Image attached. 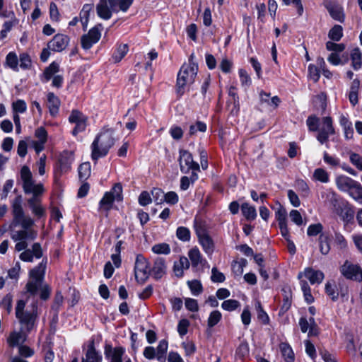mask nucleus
<instances>
[{
    "label": "nucleus",
    "instance_id": "obj_56",
    "mask_svg": "<svg viewBox=\"0 0 362 362\" xmlns=\"http://www.w3.org/2000/svg\"><path fill=\"white\" fill-rule=\"evenodd\" d=\"M239 306V301L233 299L226 300L221 304V308L229 312L236 310Z\"/></svg>",
    "mask_w": 362,
    "mask_h": 362
},
{
    "label": "nucleus",
    "instance_id": "obj_3",
    "mask_svg": "<svg viewBox=\"0 0 362 362\" xmlns=\"http://www.w3.org/2000/svg\"><path fill=\"white\" fill-rule=\"evenodd\" d=\"M194 54H192L188 62L182 64L177 74L176 90L177 94L180 96L183 95L185 87L192 85L195 81L198 65L194 62Z\"/></svg>",
    "mask_w": 362,
    "mask_h": 362
},
{
    "label": "nucleus",
    "instance_id": "obj_49",
    "mask_svg": "<svg viewBox=\"0 0 362 362\" xmlns=\"http://www.w3.org/2000/svg\"><path fill=\"white\" fill-rule=\"evenodd\" d=\"M329 37L334 41H339L343 36V28L339 25H335L328 33Z\"/></svg>",
    "mask_w": 362,
    "mask_h": 362
},
{
    "label": "nucleus",
    "instance_id": "obj_38",
    "mask_svg": "<svg viewBox=\"0 0 362 362\" xmlns=\"http://www.w3.org/2000/svg\"><path fill=\"white\" fill-rule=\"evenodd\" d=\"M241 210L243 216L247 220L252 221L256 218V209L254 206H250L248 203H243L241 206Z\"/></svg>",
    "mask_w": 362,
    "mask_h": 362
},
{
    "label": "nucleus",
    "instance_id": "obj_63",
    "mask_svg": "<svg viewBox=\"0 0 362 362\" xmlns=\"http://www.w3.org/2000/svg\"><path fill=\"white\" fill-rule=\"evenodd\" d=\"M20 67L23 69H28L32 65L31 59L30 56L26 53L20 54L19 58Z\"/></svg>",
    "mask_w": 362,
    "mask_h": 362
},
{
    "label": "nucleus",
    "instance_id": "obj_5",
    "mask_svg": "<svg viewBox=\"0 0 362 362\" xmlns=\"http://www.w3.org/2000/svg\"><path fill=\"white\" fill-rule=\"evenodd\" d=\"M25 302L24 300H19L17 302L16 307V316L18 319L20 323L24 327L26 332H29L34 327L37 315L34 310L32 313L25 312Z\"/></svg>",
    "mask_w": 362,
    "mask_h": 362
},
{
    "label": "nucleus",
    "instance_id": "obj_50",
    "mask_svg": "<svg viewBox=\"0 0 362 362\" xmlns=\"http://www.w3.org/2000/svg\"><path fill=\"white\" fill-rule=\"evenodd\" d=\"M42 283L40 281L30 279L28 281L25 288L28 293H29L32 296H35L37 294L38 290L42 286Z\"/></svg>",
    "mask_w": 362,
    "mask_h": 362
},
{
    "label": "nucleus",
    "instance_id": "obj_31",
    "mask_svg": "<svg viewBox=\"0 0 362 362\" xmlns=\"http://www.w3.org/2000/svg\"><path fill=\"white\" fill-rule=\"evenodd\" d=\"M279 349L285 362H294V354L288 344L281 343L279 344Z\"/></svg>",
    "mask_w": 362,
    "mask_h": 362
},
{
    "label": "nucleus",
    "instance_id": "obj_4",
    "mask_svg": "<svg viewBox=\"0 0 362 362\" xmlns=\"http://www.w3.org/2000/svg\"><path fill=\"white\" fill-rule=\"evenodd\" d=\"M20 177L23 192L26 194H32V197H40L45 189L42 183H35L33 174L27 165H23L20 171Z\"/></svg>",
    "mask_w": 362,
    "mask_h": 362
},
{
    "label": "nucleus",
    "instance_id": "obj_51",
    "mask_svg": "<svg viewBox=\"0 0 362 362\" xmlns=\"http://www.w3.org/2000/svg\"><path fill=\"white\" fill-rule=\"evenodd\" d=\"M187 285L193 296H199L203 291L202 285L201 282L198 280L188 281Z\"/></svg>",
    "mask_w": 362,
    "mask_h": 362
},
{
    "label": "nucleus",
    "instance_id": "obj_21",
    "mask_svg": "<svg viewBox=\"0 0 362 362\" xmlns=\"http://www.w3.org/2000/svg\"><path fill=\"white\" fill-rule=\"evenodd\" d=\"M102 355L96 351L93 344H91L88 346L85 357L81 362H102Z\"/></svg>",
    "mask_w": 362,
    "mask_h": 362
},
{
    "label": "nucleus",
    "instance_id": "obj_34",
    "mask_svg": "<svg viewBox=\"0 0 362 362\" xmlns=\"http://www.w3.org/2000/svg\"><path fill=\"white\" fill-rule=\"evenodd\" d=\"M356 202L362 204V186L357 181L347 192Z\"/></svg>",
    "mask_w": 362,
    "mask_h": 362
},
{
    "label": "nucleus",
    "instance_id": "obj_58",
    "mask_svg": "<svg viewBox=\"0 0 362 362\" xmlns=\"http://www.w3.org/2000/svg\"><path fill=\"white\" fill-rule=\"evenodd\" d=\"M12 107L14 113H24L27 110V105L23 100L18 99L13 102Z\"/></svg>",
    "mask_w": 362,
    "mask_h": 362
},
{
    "label": "nucleus",
    "instance_id": "obj_40",
    "mask_svg": "<svg viewBox=\"0 0 362 362\" xmlns=\"http://www.w3.org/2000/svg\"><path fill=\"white\" fill-rule=\"evenodd\" d=\"M299 325L302 332L305 333L309 330V333L312 334L315 322L313 317H310L309 320L305 317H301L299 320Z\"/></svg>",
    "mask_w": 362,
    "mask_h": 362
},
{
    "label": "nucleus",
    "instance_id": "obj_54",
    "mask_svg": "<svg viewBox=\"0 0 362 362\" xmlns=\"http://www.w3.org/2000/svg\"><path fill=\"white\" fill-rule=\"evenodd\" d=\"M222 315L218 310L212 311L208 318V327H213L216 325L221 320Z\"/></svg>",
    "mask_w": 362,
    "mask_h": 362
},
{
    "label": "nucleus",
    "instance_id": "obj_8",
    "mask_svg": "<svg viewBox=\"0 0 362 362\" xmlns=\"http://www.w3.org/2000/svg\"><path fill=\"white\" fill-rule=\"evenodd\" d=\"M88 118L82 112L78 110H74L69 117V121L76 124L72 130V134L76 136L78 133L85 131L87 127Z\"/></svg>",
    "mask_w": 362,
    "mask_h": 362
},
{
    "label": "nucleus",
    "instance_id": "obj_53",
    "mask_svg": "<svg viewBox=\"0 0 362 362\" xmlns=\"http://www.w3.org/2000/svg\"><path fill=\"white\" fill-rule=\"evenodd\" d=\"M176 236L179 240L183 242H187L189 241L191 234L189 230L187 228L180 226L177 228Z\"/></svg>",
    "mask_w": 362,
    "mask_h": 362
},
{
    "label": "nucleus",
    "instance_id": "obj_30",
    "mask_svg": "<svg viewBox=\"0 0 362 362\" xmlns=\"http://www.w3.org/2000/svg\"><path fill=\"white\" fill-rule=\"evenodd\" d=\"M259 99L262 103H265L273 108H276L280 103V99L278 96H274L270 98V93L264 91L259 93Z\"/></svg>",
    "mask_w": 362,
    "mask_h": 362
},
{
    "label": "nucleus",
    "instance_id": "obj_59",
    "mask_svg": "<svg viewBox=\"0 0 362 362\" xmlns=\"http://www.w3.org/2000/svg\"><path fill=\"white\" fill-rule=\"evenodd\" d=\"M107 193L111 194L116 201H121L122 199V187L121 184L116 183Z\"/></svg>",
    "mask_w": 362,
    "mask_h": 362
},
{
    "label": "nucleus",
    "instance_id": "obj_11",
    "mask_svg": "<svg viewBox=\"0 0 362 362\" xmlns=\"http://www.w3.org/2000/svg\"><path fill=\"white\" fill-rule=\"evenodd\" d=\"M101 37L100 30L98 27L91 28L86 35L81 37V46L84 49H89L97 43Z\"/></svg>",
    "mask_w": 362,
    "mask_h": 362
},
{
    "label": "nucleus",
    "instance_id": "obj_33",
    "mask_svg": "<svg viewBox=\"0 0 362 362\" xmlns=\"http://www.w3.org/2000/svg\"><path fill=\"white\" fill-rule=\"evenodd\" d=\"M188 256L192 262V267H197L199 264H202L204 262L201 252L197 247L192 248L188 252Z\"/></svg>",
    "mask_w": 362,
    "mask_h": 362
},
{
    "label": "nucleus",
    "instance_id": "obj_2",
    "mask_svg": "<svg viewBox=\"0 0 362 362\" xmlns=\"http://www.w3.org/2000/svg\"><path fill=\"white\" fill-rule=\"evenodd\" d=\"M114 130L110 128H103L96 136L91 144V158L93 160L105 156L115 142Z\"/></svg>",
    "mask_w": 362,
    "mask_h": 362
},
{
    "label": "nucleus",
    "instance_id": "obj_6",
    "mask_svg": "<svg viewBox=\"0 0 362 362\" xmlns=\"http://www.w3.org/2000/svg\"><path fill=\"white\" fill-rule=\"evenodd\" d=\"M317 130V140L321 144H325L328 141L329 136L335 133L332 118L330 117H324Z\"/></svg>",
    "mask_w": 362,
    "mask_h": 362
},
{
    "label": "nucleus",
    "instance_id": "obj_1",
    "mask_svg": "<svg viewBox=\"0 0 362 362\" xmlns=\"http://www.w3.org/2000/svg\"><path fill=\"white\" fill-rule=\"evenodd\" d=\"M22 203L21 195L12 200L13 219L8 225L11 238L16 242L15 250L18 252L25 250L28 246V242L35 240L37 236V230L33 228L35 221L25 214Z\"/></svg>",
    "mask_w": 362,
    "mask_h": 362
},
{
    "label": "nucleus",
    "instance_id": "obj_32",
    "mask_svg": "<svg viewBox=\"0 0 362 362\" xmlns=\"http://www.w3.org/2000/svg\"><path fill=\"white\" fill-rule=\"evenodd\" d=\"M351 66L356 71L362 66V53L359 48H354L351 52Z\"/></svg>",
    "mask_w": 362,
    "mask_h": 362
},
{
    "label": "nucleus",
    "instance_id": "obj_28",
    "mask_svg": "<svg viewBox=\"0 0 362 362\" xmlns=\"http://www.w3.org/2000/svg\"><path fill=\"white\" fill-rule=\"evenodd\" d=\"M168 349V342L166 339H162L159 341L156 349V359L159 362H165L166 354Z\"/></svg>",
    "mask_w": 362,
    "mask_h": 362
},
{
    "label": "nucleus",
    "instance_id": "obj_22",
    "mask_svg": "<svg viewBox=\"0 0 362 362\" xmlns=\"http://www.w3.org/2000/svg\"><path fill=\"white\" fill-rule=\"evenodd\" d=\"M166 272V265L164 259L158 257L155 259L152 273L155 279H158L163 277Z\"/></svg>",
    "mask_w": 362,
    "mask_h": 362
},
{
    "label": "nucleus",
    "instance_id": "obj_37",
    "mask_svg": "<svg viewBox=\"0 0 362 362\" xmlns=\"http://www.w3.org/2000/svg\"><path fill=\"white\" fill-rule=\"evenodd\" d=\"M284 293L283 303L281 307V312L285 313L288 310L291 305V291L289 287H284L282 289Z\"/></svg>",
    "mask_w": 362,
    "mask_h": 362
},
{
    "label": "nucleus",
    "instance_id": "obj_16",
    "mask_svg": "<svg viewBox=\"0 0 362 362\" xmlns=\"http://www.w3.org/2000/svg\"><path fill=\"white\" fill-rule=\"evenodd\" d=\"M326 8L333 19L341 23L344 22L345 15L341 6L334 2H329L326 4Z\"/></svg>",
    "mask_w": 362,
    "mask_h": 362
},
{
    "label": "nucleus",
    "instance_id": "obj_17",
    "mask_svg": "<svg viewBox=\"0 0 362 362\" xmlns=\"http://www.w3.org/2000/svg\"><path fill=\"white\" fill-rule=\"evenodd\" d=\"M334 211L344 221L349 222L354 218V211L347 202H342L339 205V208H335Z\"/></svg>",
    "mask_w": 362,
    "mask_h": 362
},
{
    "label": "nucleus",
    "instance_id": "obj_41",
    "mask_svg": "<svg viewBox=\"0 0 362 362\" xmlns=\"http://www.w3.org/2000/svg\"><path fill=\"white\" fill-rule=\"evenodd\" d=\"M116 201L114 197H112L111 194L105 192L102 199L100 201L99 206L100 209L104 211L110 210L113 202Z\"/></svg>",
    "mask_w": 362,
    "mask_h": 362
},
{
    "label": "nucleus",
    "instance_id": "obj_15",
    "mask_svg": "<svg viewBox=\"0 0 362 362\" xmlns=\"http://www.w3.org/2000/svg\"><path fill=\"white\" fill-rule=\"evenodd\" d=\"M69 41V38L67 35L57 34L49 42L47 47L54 52H61L67 47Z\"/></svg>",
    "mask_w": 362,
    "mask_h": 362
},
{
    "label": "nucleus",
    "instance_id": "obj_36",
    "mask_svg": "<svg viewBox=\"0 0 362 362\" xmlns=\"http://www.w3.org/2000/svg\"><path fill=\"white\" fill-rule=\"evenodd\" d=\"M329 236L327 233H321L319 237L320 250L322 255H327L330 250Z\"/></svg>",
    "mask_w": 362,
    "mask_h": 362
},
{
    "label": "nucleus",
    "instance_id": "obj_43",
    "mask_svg": "<svg viewBox=\"0 0 362 362\" xmlns=\"http://www.w3.org/2000/svg\"><path fill=\"white\" fill-rule=\"evenodd\" d=\"M59 71V65L58 63L53 62L49 66L46 68L44 71V76L47 81H49L53 76H56L57 74Z\"/></svg>",
    "mask_w": 362,
    "mask_h": 362
},
{
    "label": "nucleus",
    "instance_id": "obj_20",
    "mask_svg": "<svg viewBox=\"0 0 362 362\" xmlns=\"http://www.w3.org/2000/svg\"><path fill=\"white\" fill-rule=\"evenodd\" d=\"M28 204L33 214L37 218H41L45 216V211L40 204V197H30L28 199Z\"/></svg>",
    "mask_w": 362,
    "mask_h": 362
},
{
    "label": "nucleus",
    "instance_id": "obj_48",
    "mask_svg": "<svg viewBox=\"0 0 362 362\" xmlns=\"http://www.w3.org/2000/svg\"><path fill=\"white\" fill-rule=\"evenodd\" d=\"M151 250L153 253L158 255H168L171 251L170 245L165 243L154 245Z\"/></svg>",
    "mask_w": 362,
    "mask_h": 362
},
{
    "label": "nucleus",
    "instance_id": "obj_62",
    "mask_svg": "<svg viewBox=\"0 0 362 362\" xmlns=\"http://www.w3.org/2000/svg\"><path fill=\"white\" fill-rule=\"evenodd\" d=\"M70 154L68 152H64L62 154L59 160L60 163V168L62 170H66L70 168L71 160H70Z\"/></svg>",
    "mask_w": 362,
    "mask_h": 362
},
{
    "label": "nucleus",
    "instance_id": "obj_9",
    "mask_svg": "<svg viewBox=\"0 0 362 362\" xmlns=\"http://www.w3.org/2000/svg\"><path fill=\"white\" fill-rule=\"evenodd\" d=\"M179 163L180 170L183 173H187L190 170H199V165L193 160L192 154L186 150L180 151Z\"/></svg>",
    "mask_w": 362,
    "mask_h": 362
},
{
    "label": "nucleus",
    "instance_id": "obj_45",
    "mask_svg": "<svg viewBox=\"0 0 362 362\" xmlns=\"http://www.w3.org/2000/svg\"><path fill=\"white\" fill-rule=\"evenodd\" d=\"M6 64L13 71H18V59L15 52H9L6 57Z\"/></svg>",
    "mask_w": 362,
    "mask_h": 362
},
{
    "label": "nucleus",
    "instance_id": "obj_25",
    "mask_svg": "<svg viewBox=\"0 0 362 362\" xmlns=\"http://www.w3.org/2000/svg\"><path fill=\"white\" fill-rule=\"evenodd\" d=\"M322 197L332 205L333 210L339 208V205L342 202L340 201L337 193L331 189H327L322 192Z\"/></svg>",
    "mask_w": 362,
    "mask_h": 362
},
{
    "label": "nucleus",
    "instance_id": "obj_39",
    "mask_svg": "<svg viewBox=\"0 0 362 362\" xmlns=\"http://www.w3.org/2000/svg\"><path fill=\"white\" fill-rule=\"evenodd\" d=\"M129 51V47L127 44H120L117 46L116 50L112 54V60L117 63L120 62Z\"/></svg>",
    "mask_w": 362,
    "mask_h": 362
},
{
    "label": "nucleus",
    "instance_id": "obj_61",
    "mask_svg": "<svg viewBox=\"0 0 362 362\" xmlns=\"http://www.w3.org/2000/svg\"><path fill=\"white\" fill-rule=\"evenodd\" d=\"M90 173V163L86 162L80 165L78 168V175L81 179H86Z\"/></svg>",
    "mask_w": 362,
    "mask_h": 362
},
{
    "label": "nucleus",
    "instance_id": "obj_64",
    "mask_svg": "<svg viewBox=\"0 0 362 362\" xmlns=\"http://www.w3.org/2000/svg\"><path fill=\"white\" fill-rule=\"evenodd\" d=\"M349 159L351 163L356 166L357 169L362 171V156L358 153H351Z\"/></svg>",
    "mask_w": 362,
    "mask_h": 362
},
{
    "label": "nucleus",
    "instance_id": "obj_14",
    "mask_svg": "<svg viewBox=\"0 0 362 362\" xmlns=\"http://www.w3.org/2000/svg\"><path fill=\"white\" fill-rule=\"evenodd\" d=\"M303 276L309 280L311 284H320L325 278V275L322 272L315 270L310 267L305 269L303 272H300L298 275L299 279Z\"/></svg>",
    "mask_w": 362,
    "mask_h": 362
},
{
    "label": "nucleus",
    "instance_id": "obj_47",
    "mask_svg": "<svg viewBox=\"0 0 362 362\" xmlns=\"http://www.w3.org/2000/svg\"><path fill=\"white\" fill-rule=\"evenodd\" d=\"M325 292L332 298V300L335 301L338 299L339 293L337 288V286L334 282H327L325 284Z\"/></svg>",
    "mask_w": 362,
    "mask_h": 362
},
{
    "label": "nucleus",
    "instance_id": "obj_13",
    "mask_svg": "<svg viewBox=\"0 0 362 362\" xmlns=\"http://www.w3.org/2000/svg\"><path fill=\"white\" fill-rule=\"evenodd\" d=\"M42 256V247L40 243H35L33 245L32 249H26L23 251L19 258L23 262H32L33 258L40 259Z\"/></svg>",
    "mask_w": 362,
    "mask_h": 362
},
{
    "label": "nucleus",
    "instance_id": "obj_24",
    "mask_svg": "<svg viewBox=\"0 0 362 362\" xmlns=\"http://www.w3.org/2000/svg\"><path fill=\"white\" fill-rule=\"evenodd\" d=\"M59 106L60 100L59 98L53 93H49L47 94V107L52 117H55L58 114Z\"/></svg>",
    "mask_w": 362,
    "mask_h": 362
},
{
    "label": "nucleus",
    "instance_id": "obj_29",
    "mask_svg": "<svg viewBox=\"0 0 362 362\" xmlns=\"http://www.w3.org/2000/svg\"><path fill=\"white\" fill-rule=\"evenodd\" d=\"M46 269V262L42 261L37 267L30 272V277L33 280L42 282Z\"/></svg>",
    "mask_w": 362,
    "mask_h": 362
},
{
    "label": "nucleus",
    "instance_id": "obj_60",
    "mask_svg": "<svg viewBox=\"0 0 362 362\" xmlns=\"http://www.w3.org/2000/svg\"><path fill=\"white\" fill-rule=\"evenodd\" d=\"M151 195L156 204H160L164 202V192L159 188H154L151 191Z\"/></svg>",
    "mask_w": 362,
    "mask_h": 362
},
{
    "label": "nucleus",
    "instance_id": "obj_57",
    "mask_svg": "<svg viewBox=\"0 0 362 362\" xmlns=\"http://www.w3.org/2000/svg\"><path fill=\"white\" fill-rule=\"evenodd\" d=\"M16 23L17 21L16 18L6 21L3 24L2 30L0 31V39H4L7 36L8 33L10 32L13 26Z\"/></svg>",
    "mask_w": 362,
    "mask_h": 362
},
{
    "label": "nucleus",
    "instance_id": "obj_42",
    "mask_svg": "<svg viewBox=\"0 0 362 362\" xmlns=\"http://www.w3.org/2000/svg\"><path fill=\"white\" fill-rule=\"evenodd\" d=\"M313 177L315 180L322 183H327L329 181V173L325 169L321 168H316L314 170Z\"/></svg>",
    "mask_w": 362,
    "mask_h": 362
},
{
    "label": "nucleus",
    "instance_id": "obj_55",
    "mask_svg": "<svg viewBox=\"0 0 362 362\" xmlns=\"http://www.w3.org/2000/svg\"><path fill=\"white\" fill-rule=\"evenodd\" d=\"M206 130V124L203 122L198 121L195 124H191L189 126V135H194L198 132H205Z\"/></svg>",
    "mask_w": 362,
    "mask_h": 362
},
{
    "label": "nucleus",
    "instance_id": "obj_46",
    "mask_svg": "<svg viewBox=\"0 0 362 362\" xmlns=\"http://www.w3.org/2000/svg\"><path fill=\"white\" fill-rule=\"evenodd\" d=\"M245 259H240L238 261H234L232 264V270L235 275L241 276L244 271V267L247 265Z\"/></svg>",
    "mask_w": 362,
    "mask_h": 362
},
{
    "label": "nucleus",
    "instance_id": "obj_12",
    "mask_svg": "<svg viewBox=\"0 0 362 362\" xmlns=\"http://www.w3.org/2000/svg\"><path fill=\"white\" fill-rule=\"evenodd\" d=\"M105 354L108 362H123L125 349L122 346L112 348L110 345H107L105 348Z\"/></svg>",
    "mask_w": 362,
    "mask_h": 362
},
{
    "label": "nucleus",
    "instance_id": "obj_26",
    "mask_svg": "<svg viewBox=\"0 0 362 362\" xmlns=\"http://www.w3.org/2000/svg\"><path fill=\"white\" fill-rule=\"evenodd\" d=\"M189 267V259L186 257H181L177 262H175L173 272L176 276L182 277L184 271Z\"/></svg>",
    "mask_w": 362,
    "mask_h": 362
},
{
    "label": "nucleus",
    "instance_id": "obj_27",
    "mask_svg": "<svg viewBox=\"0 0 362 362\" xmlns=\"http://www.w3.org/2000/svg\"><path fill=\"white\" fill-rule=\"evenodd\" d=\"M199 242L208 255H212L214 250V244L212 239L207 234L199 235Z\"/></svg>",
    "mask_w": 362,
    "mask_h": 362
},
{
    "label": "nucleus",
    "instance_id": "obj_52",
    "mask_svg": "<svg viewBox=\"0 0 362 362\" xmlns=\"http://www.w3.org/2000/svg\"><path fill=\"white\" fill-rule=\"evenodd\" d=\"M255 308L257 312V319L264 325H267L269 322V317L267 313L263 310L262 305L257 302L255 305Z\"/></svg>",
    "mask_w": 362,
    "mask_h": 362
},
{
    "label": "nucleus",
    "instance_id": "obj_23",
    "mask_svg": "<svg viewBox=\"0 0 362 362\" xmlns=\"http://www.w3.org/2000/svg\"><path fill=\"white\" fill-rule=\"evenodd\" d=\"M339 122L343 128L345 138L346 139H351L354 134L352 122L349 119L346 115L343 114L339 116Z\"/></svg>",
    "mask_w": 362,
    "mask_h": 362
},
{
    "label": "nucleus",
    "instance_id": "obj_44",
    "mask_svg": "<svg viewBox=\"0 0 362 362\" xmlns=\"http://www.w3.org/2000/svg\"><path fill=\"white\" fill-rule=\"evenodd\" d=\"M300 284L305 300L309 304L312 303L314 301V298L311 293L310 288L308 282L305 280H300Z\"/></svg>",
    "mask_w": 362,
    "mask_h": 362
},
{
    "label": "nucleus",
    "instance_id": "obj_35",
    "mask_svg": "<svg viewBox=\"0 0 362 362\" xmlns=\"http://www.w3.org/2000/svg\"><path fill=\"white\" fill-rule=\"evenodd\" d=\"M25 339L26 335L23 333V330L19 332H13L10 334V336L8 339V343L11 346H16L21 343H23Z\"/></svg>",
    "mask_w": 362,
    "mask_h": 362
},
{
    "label": "nucleus",
    "instance_id": "obj_10",
    "mask_svg": "<svg viewBox=\"0 0 362 362\" xmlns=\"http://www.w3.org/2000/svg\"><path fill=\"white\" fill-rule=\"evenodd\" d=\"M340 272L341 274L346 279L358 281H362V269L356 265L346 261L341 267Z\"/></svg>",
    "mask_w": 362,
    "mask_h": 362
},
{
    "label": "nucleus",
    "instance_id": "obj_19",
    "mask_svg": "<svg viewBox=\"0 0 362 362\" xmlns=\"http://www.w3.org/2000/svg\"><path fill=\"white\" fill-rule=\"evenodd\" d=\"M356 182V180L346 175H339L337 177L335 180L337 188L344 192H348Z\"/></svg>",
    "mask_w": 362,
    "mask_h": 362
},
{
    "label": "nucleus",
    "instance_id": "obj_18",
    "mask_svg": "<svg viewBox=\"0 0 362 362\" xmlns=\"http://www.w3.org/2000/svg\"><path fill=\"white\" fill-rule=\"evenodd\" d=\"M97 13L98 16L104 20H108L112 16V12L117 11L112 10L107 0H100L96 6Z\"/></svg>",
    "mask_w": 362,
    "mask_h": 362
},
{
    "label": "nucleus",
    "instance_id": "obj_7",
    "mask_svg": "<svg viewBox=\"0 0 362 362\" xmlns=\"http://www.w3.org/2000/svg\"><path fill=\"white\" fill-rule=\"evenodd\" d=\"M149 264L148 260L142 255H137L135 260L134 274L139 282H144L148 276Z\"/></svg>",
    "mask_w": 362,
    "mask_h": 362
}]
</instances>
